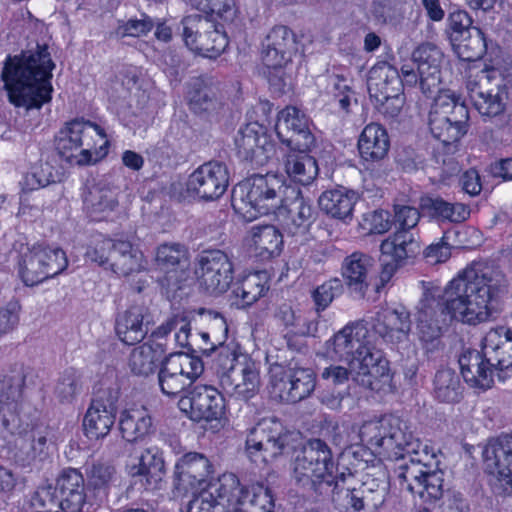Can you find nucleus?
<instances>
[{
  "label": "nucleus",
  "instance_id": "20",
  "mask_svg": "<svg viewBox=\"0 0 512 512\" xmlns=\"http://www.w3.org/2000/svg\"><path fill=\"white\" fill-rule=\"evenodd\" d=\"M279 214L283 226L291 235L303 234L314 222L316 210L309 197H305L296 185H287L282 191Z\"/></svg>",
  "mask_w": 512,
  "mask_h": 512
},
{
  "label": "nucleus",
  "instance_id": "14",
  "mask_svg": "<svg viewBox=\"0 0 512 512\" xmlns=\"http://www.w3.org/2000/svg\"><path fill=\"white\" fill-rule=\"evenodd\" d=\"M178 407L194 422H211L225 414V398L214 386L197 384L180 396Z\"/></svg>",
  "mask_w": 512,
  "mask_h": 512
},
{
  "label": "nucleus",
  "instance_id": "60",
  "mask_svg": "<svg viewBox=\"0 0 512 512\" xmlns=\"http://www.w3.org/2000/svg\"><path fill=\"white\" fill-rule=\"evenodd\" d=\"M448 29L450 31L451 42L461 39V37L469 34L472 29H478L479 27L473 26V20L470 15L464 11L457 9L449 13L448 16Z\"/></svg>",
  "mask_w": 512,
  "mask_h": 512
},
{
  "label": "nucleus",
  "instance_id": "44",
  "mask_svg": "<svg viewBox=\"0 0 512 512\" xmlns=\"http://www.w3.org/2000/svg\"><path fill=\"white\" fill-rule=\"evenodd\" d=\"M123 439L133 443L142 440L152 429V418L144 408L124 410L119 421Z\"/></svg>",
  "mask_w": 512,
  "mask_h": 512
},
{
  "label": "nucleus",
  "instance_id": "41",
  "mask_svg": "<svg viewBox=\"0 0 512 512\" xmlns=\"http://www.w3.org/2000/svg\"><path fill=\"white\" fill-rule=\"evenodd\" d=\"M215 493L203 490L194 495L186 506V512H230L229 489L224 488L223 475L218 479Z\"/></svg>",
  "mask_w": 512,
  "mask_h": 512
},
{
  "label": "nucleus",
  "instance_id": "28",
  "mask_svg": "<svg viewBox=\"0 0 512 512\" xmlns=\"http://www.w3.org/2000/svg\"><path fill=\"white\" fill-rule=\"evenodd\" d=\"M296 51L294 32L287 26L278 25L266 37L261 53L262 62L265 67L286 66Z\"/></svg>",
  "mask_w": 512,
  "mask_h": 512
},
{
  "label": "nucleus",
  "instance_id": "55",
  "mask_svg": "<svg viewBox=\"0 0 512 512\" xmlns=\"http://www.w3.org/2000/svg\"><path fill=\"white\" fill-rule=\"evenodd\" d=\"M31 512H64L56 486L38 488L30 499Z\"/></svg>",
  "mask_w": 512,
  "mask_h": 512
},
{
  "label": "nucleus",
  "instance_id": "8",
  "mask_svg": "<svg viewBox=\"0 0 512 512\" xmlns=\"http://www.w3.org/2000/svg\"><path fill=\"white\" fill-rule=\"evenodd\" d=\"M394 214L397 230L380 245L379 260L383 281H389L408 259L414 258L420 252V245L413 231L420 219L418 209L412 206L396 205Z\"/></svg>",
  "mask_w": 512,
  "mask_h": 512
},
{
  "label": "nucleus",
  "instance_id": "17",
  "mask_svg": "<svg viewBox=\"0 0 512 512\" xmlns=\"http://www.w3.org/2000/svg\"><path fill=\"white\" fill-rule=\"evenodd\" d=\"M234 143L237 157L252 165L263 166L275 154V144L267 128L258 122L242 126L235 136Z\"/></svg>",
  "mask_w": 512,
  "mask_h": 512
},
{
  "label": "nucleus",
  "instance_id": "34",
  "mask_svg": "<svg viewBox=\"0 0 512 512\" xmlns=\"http://www.w3.org/2000/svg\"><path fill=\"white\" fill-rule=\"evenodd\" d=\"M357 148L363 162L374 165L382 161L390 148V138L386 128L378 123L366 125L359 136Z\"/></svg>",
  "mask_w": 512,
  "mask_h": 512
},
{
  "label": "nucleus",
  "instance_id": "22",
  "mask_svg": "<svg viewBox=\"0 0 512 512\" xmlns=\"http://www.w3.org/2000/svg\"><path fill=\"white\" fill-rule=\"evenodd\" d=\"M214 473L213 464L203 453L190 451L175 463L173 487L178 495L193 492Z\"/></svg>",
  "mask_w": 512,
  "mask_h": 512
},
{
  "label": "nucleus",
  "instance_id": "62",
  "mask_svg": "<svg viewBox=\"0 0 512 512\" xmlns=\"http://www.w3.org/2000/svg\"><path fill=\"white\" fill-rule=\"evenodd\" d=\"M392 73L394 76L396 75L398 80H401L400 72L396 67L387 62L378 63L370 70L368 86H374L380 89L392 87L390 84V74Z\"/></svg>",
  "mask_w": 512,
  "mask_h": 512
},
{
  "label": "nucleus",
  "instance_id": "50",
  "mask_svg": "<svg viewBox=\"0 0 512 512\" xmlns=\"http://www.w3.org/2000/svg\"><path fill=\"white\" fill-rule=\"evenodd\" d=\"M189 252L185 245L180 243H163L156 251V265L165 272L176 271L182 263L188 261Z\"/></svg>",
  "mask_w": 512,
  "mask_h": 512
},
{
  "label": "nucleus",
  "instance_id": "58",
  "mask_svg": "<svg viewBox=\"0 0 512 512\" xmlns=\"http://www.w3.org/2000/svg\"><path fill=\"white\" fill-rule=\"evenodd\" d=\"M113 260L120 263L117 274L127 275L135 269L136 250L127 240H114Z\"/></svg>",
  "mask_w": 512,
  "mask_h": 512
},
{
  "label": "nucleus",
  "instance_id": "43",
  "mask_svg": "<svg viewBox=\"0 0 512 512\" xmlns=\"http://www.w3.org/2000/svg\"><path fill=\"white\" fill-rule=\"evenodd\" d=\"M254 250L262 260L278 256L283 248L281 232L270 224L255 225L251 228Z\"/></svg>",
  "mask_w": 512,
  "mask_h": 512
},
{
  "label": "nucleus",
  "instance_id": "16",
  "mask_svg": "<svg viewBox=\"0 0 512 512\" xmlns=\"http://www.w3.org/2000/svg\"><path fill=\"white\" fill-rule=\"evenodd\" d=\"M230 173L225 163L208 161L196 168L188 177L186 191L201 202L218 200L226 192Z\"/></svg>",
  "mask_w": 512,
  "mask_h": 512
},
{
  "label": "nucleus",
  "instance_id": "35",
  "mask_svg": "<svg viewBox=\"0 0 512 512\" xmlns=\"http://www.w3.org/2000/svg\"><path fill=\"white\" fill-rule=\"evenodd\" d=\"M373 259L367 254L354 252L345 257L341 271L349 291L358 298H363L369 288V273Z\"/></svg>",
  "mask_w": 512,
  "mask_h": 512
},
{
  "label": "nucleus",
  "instance_id": "24",
  "mask_svg": "<svg viewBox=\"0 0 512 512\" xmlns=\"http://www.w3.org/2000/svg\"><path fill=\"white\" fill-rule=\"evenodd\" d=\"M88 484L76 468H65L56 479V490L64 512H90L92 496L88 495Z\"/></svg>",
  "mask_w": 512,
  "mask_h": 512
},
{
  "label": "nucleus",
  "instance_id": "13",
  "mask_svg": "<svg viewBox=\"0 0 512 512\" xmlns=\"http://www.w3.org/2000/svg\"><path fill=\"white\" fill-rule=\"evenodd\" d=\"M193 273L199 289L212 296L225 293L234 279L232 257L220 249H204L193 262Z\"/></svg>",
  "mask_w": 512,
  "mask_h": 512
},
{
  "label": "nucleus",
  "instance_id": "3",
  "mask_svg": "<svg viewBox=\"0 0 512 512\" xmlns=\"http://www.w3.org/2000/svg\"><path fill=\"white\" fill-rule=\"evenodd\" d=\"M359 436L373 454L389 460H403L394 469L395 481L402 492L406 491L413 497L417 495L422 502L429 504L442 498L443 471L431 470L413 458L405 461V454L415 452L418 447L417 439L406 421L394 415H385L365 422Z\"/></svg>",
  "mask_w": 512,
  "mask_h": 512
},
{
  "label": "nucleus",
  "instance_id": "64",
  "mask_svg": "<svg viewBox=\"0 0 512 512\" xmlns=\"http://www.w3.org/2000/svg\"><path fill=\"white\" fill-rule=\"evenodd\" d=\"M118 118L124 127L134 132L138 129L146 128L151 119L147 111L141 109L136 112L132 111L130 108L119 112Z\"/></svg>",
  "mask_w": 512,
  "mask_h": 512
},
{
  "label": "nucleus",
  "instance_id": "21",
  "mask_svg": "<svg viewBox=\"0 0 512 512\" xmlns=\"http://www.w3.org/2000/svg\"><path fill=\"white\" fill-rule=\"evenodd\" d=\"M275 132L281 144L287 148L316 146V138L310 130L309 117L295 106H286L277 115Z\"/></svg>",
  "mask_w": 512,
  "mask_h": 512
},
{
  "label": "nucleus",
  "instance_id": "15",
  "mask_svg": "<svg viewBox=\"0 0 512 512\" xmlns=\"http://www.w3.org/2000/svg\"><path fill=\"white\" fill-rule=\"evenodd\" d=\"M362 346L349 365L356 373L355 380L369 390H378V382L389 378V361L383 355L379 345L387 343L378 333ZM388 344H392L388 342Z\"/></svg>",
  "mask_w": 512,
  "mask_h": 512
},
{
  "label": "nucleus",
  "instance_id": "56",
  "mask_svg": "<svg viewBox=\"0 0 512 512\" xmlns=\"http://www.w3.org/2000/svg\"><path fill=\"white\" fill-rule=\"evenodd\" d=\"M170 360H174V364L183 370V375L189 380V386L204 371V364L200 357V353H170Z\"/></svg>",
  "mask_w": 512,
  "mask_h": 512
},
{
  "label": "nucleus",
  "instance_id": "59",
  "mask_svg": "<svg viewBox=\"0 0 512 512\" xmlns=\"http://www.w3.org/2000/svg\"><path fill=\"white\" fill-rule=\"evenodd\" d=\"M365 512H375L381 508L388 494V487L385 483L379 484L375 481L361 484Z\"/></svg>",
  "mask_w": 512,
  "mask_h": 512
},
{
  "label": "nucleus",
  "instance_id": "45",
  "mask_svg": "<svg viewBox=\"0 0 512 512\" xmlns=\"http://www.w3.org/2000/svg\"><path fill=\"white\" fill-rule=\"evenodd\" d=\"M118 200L113 191L107 188L93 187L83 199V207L92 221H102L115 210Z\"/></svg>",
  "mask_w": 512,
  "mask_h": 512
},
{
  "label": "nucleus",
  "instance_id": "7",
  "mask_svg": "<svg viewBox=\"0 0 512 512\" xmlns=\"http://www.w3.org/2000/svg\"><path fill=\"white\" fill-rule=\"evenodd\" d=\"M110 140L103 127L77 117L67 121L55 137V149L70 165L95 164L109 153Z\"/></svg>",
  "mask_w": 512,
  "mask_h": 512
},
{
  "label": "nucleus",
  "instance_id": "1",
  "mask_svg": "<svg viewBox=\"0 0 512 512\" xmlns=\"http://www.w3.org/2000/svg\"><path fill=\"white\" fill-rule=\"evenodd\" d=\"M245 451L256 464H267L293 452L292 479L296 486L315 496L344 493L347 509L365 512L362 487H342L354 478L352 469L342 463L343 457L334 459L324 440L310 438L301 442L299 434L287 429L279 419L263 418L248 429Z\"/></svg>",
  "mask_w": 512,
  "mask_h": 512
},
{
  "label": "nucleus",
  "instance_id": "38",
  "mask_svg": "<svg viewBox=\"0 0 512 512\" xmlns=\"http://www.w3.org/2000/svg\"><path fill=\"white\" fill-rule=\"evenodd\" d=\"M315 147H291L285 159V171L294 181L302 185L310 184L318 175L319 167L314 156L310 155Z\"/></svg>",
  "mask_w": 512,
  "mask_h": 512
},
{
  "label": "nucleus",
  "instance_id": "54",
  "mask_svg": "<svg viewBox=\"0 0 512 512\" xmlns=\"http://www.w3.org/2000/svg\"><path fill=\"white\" fill-rule=\"evenodd\" d=\"M343 292V284L340 279L332 278L321 285H318L311 292V298L314 303L315 311L318 315L325 311L335 298Z\"/></svg>",
  "mask_w": 512,
  "mask_h": 512
},
{
  "label": "nucleus",
  "instance_id": "51",
  "mask_svg": "<svg viewBox=\"0 0 512 512\" xmlns=\"http://www.w3.org/2000/svg\"><path fill=\"white\" fill-rule=\"evenodd\" d=\"M424 207L433 218L441 221L459 223L465 221L470 215V211L464 204L450 203L442 198H430Z\"/></svg>",
  "mask_w": 512,
  "mask_h": 512
},
{
  "label": "nucleus",
  "instance_id": "32",
  "mask_svg": "<svg viewBox=\"0 0 512 512\" xmlns=\"http://www.w3.org/2000/svg\"><path fill=\"white\" fill-rule=\"evenodd\" d=\"M443 53L434 44L426 42L420 44L412 53V63L422 75V85L427 91H439L441 83V62Z\"/></svg>",
  "mask_w": 512,
  "mask_h": 512
},
{
  "label": "nucleus",
  "instance_id": "31",
  "mask_svg": "<svg viewBox=\"0 0 512 512\" xmlns=\"http://www.w3.org/2000/svg\"><path fill=\"white\" fill-rule=\"evenodd\" d=\"M20 419L14 431H7L2 428L3 432L14 437V457L21 461L23 465L29 464L37 457L44 454L47 447V427H32L30 430H19Z\"/></svg>",
  "mask_w": 512,
  "mask_h": 512
},
{
  "label": "nucleus",
  "instance_id": "61",
  "mask_svg": "<svg viewBox=\"0 0 512 512\" xmlns=\"http://www.w3.org/2000/svg\"><path fill=\"white\" fill-rule=\"evenodd\" d=\"M55 182L52 167L48 163L40 164L27 173L23 180V189L28 191L38 190Z\"/></svg>",
  "mask_w": 512,
  "mask_h": 512
},
{
  "label": "nucleus",
  "instance_id": "26",
  "mask_svg": "<svg viewBox=\"0 0 512 512\" xmlns=\"http://www.w3.org/2000/svg\"><path fill=\"white\" fill-rule=\"evenodd\" d=\"M316 387V374L310 368L289 367L274 384L281 401L297 403L309 397Z\"/></svg>",
  "mask_w": 512,
  "mask_h": 512
},
{
  "label": "nucleus",
  "instance_id": "19",
  "mask_svg": "<svg viewBox=\"0 0 512 512\" xmlns=\"http://www.w3.org/2000/svg\"><path fill=\"white\" fill-rule=\"evenodd\" d=\"M118 392L113 389L99 391L84 415L85 436L93 441L105 438L111 431L118 411Z\"/></svg>",
  "mask_w": 512,
  "mask_h": 512
},
{
  "label": "nucleus",
  "instance_id": "4",
  "mask_svg": "<svg viewBox=\"0 0 512 512\" xmlns=\"http://www.w3.org/2000/svg\"><path fill=\"white\" fill-rule=\"evenodd\" d=\"M56 65L49 46L37 43L35 47L8 54L3 63L1 80L9 102L16 108L40 110L52 101V71Z\"/></svg>",
  "mask_w": 512,
  "mask_h": 512
},
{
  "label": "nucleus",
  "instance_id": "6",
  "mask_svg": "<svg viewBox=\"0 0 512 512\" xmlns=\"http://www.w3.org/2000/svg\"><path fill=\"white\" fill-rule=\"evenodd\" d=\"M410 328V314L404 308L381 309L374 316L345 325L327 341V353L333 360L350 365L369 337L378 333L396 344L407 338Z\"/></svg>",
  "mask_w": 512,
  "mask_h": 512
},
{
  "label": "nucleus",
  "instance_id": "9",
  "mask_svg": "<svg viewBox=\"0 0 512 512\" xmlns=\"http://www.w3.org/2000/svg\"><path fill=\"white\" fill-rule=\"evenodd\" d=\"M286 186L275 175L254 174L234 186L231 195L232 207L248 219L275 213Z\"/></svg>",
  "mask_w": 512,
  "mask_h": 512
},
{
  "label": "nucleus",
  "instance_id": "53",
  "mask_svg": "<svg viewBox=\"0 0 512 512\" xmlns=\"http://www.w3.org/2000/svg\"><path fill=\"white\" fill-rule=\"evenodd\" d=\"M88 486L93 488V497L100 499L107 496V491L116 474L115 467L107 462H96L86 470Z\"/></svg>",
  "mask_w": 512,
  "mask_h": 512
},
{
  "label": "nucleus",
  "instance_id": "23",
  "mask_svg": "<svg viewBox=\"0 0 512 512\" xmlns=\"http://www.w3.org/2000/svg\"><path fill=\"white\" fill-rule=\"evenodd\" d=\"M485 472L503 487V493H512V434H502L491 440L483 450Z\"/></svg>",
  "mask_w": 512,
  "mask_h": 512
},
{
  "label": "nucleus",
  "instance_id": "40",
  "mask_svg": "<svg viewBox=\"0 0 512 512\" xmlns=\"http://www.w3.org/2000/svg\"><path fill=\"white\" fill-rule=\"evenodd\" d=\"M187 101L190 110L197 115L211 114L222 105L210 81L203 76L189 83Z\"/></svg>",
  "mask_w": 512,
  "mask_h": 512
},
{
  "label": "nucleus",
  "instance_id": "37",
  "mask_svg": "<svg viewBox=\"0 0 512 512\" xmlns=\"http://www.w3.org/2000/svg\"><path fill=\"white\" fill-rule=\"evenodd\" d=\"M132 477H140L145 489L158 487L165 473L163 452L157 446L146 448L138 458L137 464L128 466Z\"/></svg>",
  "mask_w": 512,
  "mask_h": 512
},
{
  "label": "nucleus",
  "instance_id": "48",
  "mask_svg": "<svg viewBox=\"0 0 512 512\" xmlns=\"http://www.w3.org/2000/svg\"><path fill=\"white\" fill-rule=\"evenodd\" d=\"M183 370L174 364V360L165 358V362L159 368L158 383L161 392L169 397H175L188 388Z\"/></svg>",
  "mask_w": 512,
  "mask_h": 512
},
{
  "label": "nucleus",
  "instance_id": "29",
  "mask_svg": "<svg viewBox=\"0 0 512 512\" xmlns=\"http://www.w3.org/2000/svg\"><path fill=\"white\" fill-rule=\"evenodd\" d=\"M151 315L143 305H131L119 313L115 320V332L119 340L126 345L140 343L149 332Z\"/></svg>",
  "mask_w": 512,
  "mask_h": 512
},
{
  "label": "nucleus",
  "instance_id": "52",
  "mask_svg": "<svg viewBox=\"0 0 512 512\" xmlns=\"http://www.w3.org/2000/svg\"><path fill=\"white\" fill-rule=\"evenodd\" d=\"M185 2L203 12L206 18L231 22L236 15L235 0H185Z\"/></svg>",
  "mask_w": 512,
  "mask_h": 512
},
{
  "label": "nucleus",
  "instance_id": "36",
  "mask_svg": "<svg viewBox=\"0 0 512 512\" xmlns=\"http://www.w3.org/2000/svg\"><path fill=\"white\" fill-rule=\"evenodd\" d=\"M360 195L355 190L337 186L324 191L318 199L320 209L328 216L347 221L353 217V211Z\"/></svg>",
  "mask_w": 512,
  "mask_h": 512
},
{
  "label": "nucleus",
  "instance_id": "49",
  "mask_svg": "<svg viewBox=\"0 0 512 512\" xmlns=\"http://www.w3.org/2000/svg\"><path fill=\"white\" fill-rule=\"evenodd\" d=\"M113 247V239L98 235L87 247L85 259L104 269H111L114 273H118L120 263L117 260H113Z\"/></svg>",
  "mask_w": 512,
  "mask_h": 512
},
{
  "label": "nucleus",
  "instance_id": "39",
  "mask_svg": "<svg viewBox=\"0 0 512 512\" xmlns=\"http://www.w3.org/2000/svg\"><path fill=\"white\" fill-rule=\"evenodd\" d=\"M165 358L168 356L164 344L145 342L131 351L128 366L132 374L147 377L160 368Z\"/></svg>",
  "mask_w": 512,
  "mask_h": 512
},
{
  "label": "nucleus",
  "instance_id": "12",
  "mask_svg": "<svg viewBox=\"0 0 512 512\" xmlns=\"http://www.w3.org/2000/svg\"><path fill=\"white\" fill-rule=\"evenodd\" d=\"M202 15H188L181 21L185 45L195 54L217 59L229 45L225 22Z\"/></svg>",
  "mask_w": 512,
  "mask_h": 512
},
{
  "label": "nucleus",
  "instance_id": "63",
  "mask_svg": "<svg viewBox=\"0 0 512 512\" xmlns=\"http://www.w3.org/2000/svg\"><path fill=\"white\" fill-rule=\"evenodd\" d=\"M184 314H175L169 317L164 323L151 332L147 343H161L165 345V354L167 353V336L178 328L180 322H183Z\"/></svg>",
  "mask_w": 512,
  "mask_h": 512
},
{
  "label": "nucleus",
  "instance_id": "2",
  "mask_svg": "<svg viewBox=\"0 0 512 512\" xmlns=\"http://www.w3.org/2000/svg\"><path fill=\"white\" fill-rule=\"evenodd\" d=\"M500 292L501 281L494 272L481 262H472L440 295L425 293L420 300L416 322L421 342L435 347L443 327L453 320L473 326L488 321Z\"/></svg>",
  "mask_w": 512,
  "mask_h": 512
},
{
  "label": "nucleus",
  "instance_id": "33",
  "mask_svg": "<svg viewBox=\"0 0 512 512\" xmlns=\"http://www.w3.org/2000/svg\"><path fill=\"white\" fill-rule=\"evenodd\" d=\"M482 345L501 379L500 373L512 367V329L505 326L490 329Z\"/></svg>",
  "mask_w": 512,
  "mask_h": 512
},
{
  "label": "nucleus",
  "instance_id": "11",
  "mask_svg": "<svg viewBox=\"0 0 512 512\" xmlns=\"http://www.w3.org/2000/svg\"><path fill=\"white\" fill-rule=\"evenodd\" d=\"M220 354L225 356L221 362L223 371L222 382L226 384L231 380V389L228 392L237 399L247 401L254 397L260 386L259 371L255 362L241 351V346L235 341L220 347Z\"/></svg>",
  "mask_w": 512,
  "mask_h": 512
},
{
  "label": "nucleus",
  "instance_id": "47",
  "mask_svg": "<svg viewBox=\"0 0 512 512\" xmlns=\"http://www.w3.org/2000/svg\"><path fill=\"white\" fill-rule=\"evenodd\" d=\"M454 51L465 62H475L482 59L487 52V40L484 32L478 29H472L469 34L453 42Z\"/></svg>",
  "mask_w": 512,
  "mask_h": 512
},
{
  "label": "nucleus",
  "instance_id": "30",
  "mask_svg": "<svg viewBox=\"0 0 512 512\" xmlns=\"http://www.w3.org/2000/svg\"><path fill=\"white\" fill-rule=\"evenodd\" d=\"M468 89L475 109L484 119H491L504 113L508 101V87L504 79H500L495 88L486 90L476 82H469Z\"/></svg>",
  "mask_w": 512,
  "mask_h": 512
},
{
  "label": "nucleus",
  "instance_id": "27",
  "mask_svg": "<svg viewBox=\"0 0 512 512\" xmlns=\"http://www.w3.org/2000/svg\"><path fill=\"white\" fill-rule=\"evenodd\" d=\"M24 386L23 373L0 374V426L7 431H14L18 425L19 400Z\"/></svg>",
  "mask_w": 512,
  "mask_h": 512
},
{
  "label": "nucleus",
  "instance_id": "42",
  "mask_svg": "<svg viewBox=\"0 0 512 512\" xmlns=\"http://www.w3.org/2000/svg\"><path fill=\"white\" fill-rule=\"evenodd\" d=\"M269 290L267 281L259 273L244 277L237 282L231 293L232 304L237 308L246 309L256 303Z\"/></svg>",
  "mask_w": 512,
  "mask_h": 512
},
{
  "label": "nucleus",
  "instance_id": "57",
  "mask_svg": "<svg viewBox=\"0 0 512 512\" xmlns=\"http://www.w3.org/2000/svg\"><path fill=\"white\" fill-rule=\"evenodd\" d=\"M81 391L80 376L73 368L66 369L60 376L55 394L61 402H72Z\"/></svg>",
  "mask_w": 512,
  "mask_h": 512
},
{
  "label": "nucleus",
  "instance_id": "25",
  "mask_svg": "<svg viewBox=\"0 0 512 512\" xmlns=\"http://www.w3.org/2000/svg\"><path fill=\"white\" fill-rule=\"evenodd\" d=\"M458 363L461 375L466 384L474 389L486 391L494 384L495 369L490 358L486 356V350L481 345V350L466 349L459 358Z\"/></svg>",
  "mask_w": 512,
  "mask_h": 512
},
{
  "label": "nucleus",
  "instance_id": "5",
  "mask_svg": "<svg viewBox=\"0 0 512 512\" xmlns=\"http://www.w3.org/2000/svg\"><path fill=\"white\" fill-rule=\"evenodd\" d=\"M400 79L402 89L405 87L419 88L424 96L434 97L429 112V129L432 136L442 144L446 154H453L457 150L460 139L468 131L469 110L461 96L456 92L447 89L439 91H427L422 85V75L413 63L404 64L401 67Z\"/></svg>",
  "mask_w": 512,
  "mask_h": 512
},
{
  "label": "nucleus",
  "instance_id": "46",
  "mask_svg": "<svg viewBox=\"0 0 512 512\" xmlns=\"http://www.w3.org/2000/svg\"><path fill=\"white\" fill-rule=\"evenodd\" d=\"M433 395L443 403H458L463 396L460 376L451 368H441L433 379Z\"/></svg>",
  "mask_w": 512,
  "mask_h": 512
},
{
  "label": "nucleus",
  "instance_id": "10",
  "mask_svg": "<svg viewBox=\"0 0 512 512\" xmlns=\"http://www.w3.org/2000/svg\"><path fill=\"white\" fill-rule=\"evenodd\" d=\"M14 249L19 252L17 273L25 286L33 287L63 273L68 266L65 251L45 243L17 241Z\"/></svg>",
  "mask_w": 512,
  "mask_h": 512
},
{
  "label": "nucleus",
  "instance_id": "18",
  "mask_svg": "<svg viewBox=\"0 0 512 512\" xmlns=\"http://www.w3.org/2000/svg\"><path fill=\"white\" fill-rule=\"evenodd\" d=\"M224 488L229 489L230 512H274L275 499L272 490L263 484L242 486L238 477L223 474Z\"/></svg>",
  "mask_w": 512,
  "mask_h": 512
}]
</instances>
